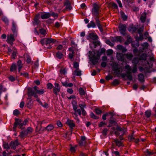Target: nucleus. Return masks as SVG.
Returning a JSON list of instances; mask_svg holds the SVG:
<instances>
[{"label": "nucleus", "mask_w": 156, "mask_h": 156, "mask_svg": "<svg viewBox=\"0 0 156 156\" xmlns=\"http://www.w3.org/2000/svg\"><path fill=\"white\" fill-rule=\"evenodd\" d=\"M39 31L41 34L42 35H45L46 34V30L43 28L40 29L39 30Z\"/></svg>", "instance_id": "obj_49"}, {"label": "nucleus", "mask_w": 156, "mask_h": 156, "mask_svg": "<svg viewBox=\"0 0 156 156\" xmlns=\"http://www.w3.org/2000/svg\"><path fill=\"white\" fill-rule=\"evenodd\" d=\"M112 78L113 76L110 75H108L105 77V79L107 80H108L110 79L112 80Z\"/></svg>", "instance_id": "obj_55"}, {"label": "nucleus", "mask_w": 156, "mask_h": 156, "mask_svg": "<svg viewBox=\"0 0 156 156\" xmlns=\"http://www.w3.org/2000/svg\"><path fill=\"white\" fill-rule=\"evenodd\" d=\"M119 29L120 33L123 35H126V26L125 24L120 23L119 26Z\"/></svg>", "instance_id": "obj_6"}, {"label": "nucleus", "mask_w": 156, "mask_h": 156, "mask_svg": "<svg viewBox=\"0 0 156 156\" xmlns=\"http://www.w3.org/2000/svg\"><path fill=\"white\" fill-rule=\"evenodd\" d=\"M78 91L79 94L81 96L84 95L85 94V92L82 87L80 88L79 89Z\"/></svg>", "instance_id": "obj_28"}, {"label": "nucleus", "mask_w": 156, "mask_h": 156, "mask_svg": "<svg viewBox=\"0 0 156 156\" xmlns=\"http://www.w3.org/2000/svg\"><path fill=\"white\" fill-rule=\"evenodd\" d=\"M145 115L147 118L149 117L151 115V111L150 110H147L145 112Z\"/></svg>", "instance_id": "obj_36"}, {"label": "nucleus", "mask_w": 156, "mask_h": 156, "mask_svg": "<svg viewBox=\"0 0 156 156\" xmlns=\"http://www.w3.org/2000/svg\"><path fill=\"white\" fill-rule=\"evenodd\" d=\"M95 112L98 115H99L102 113V111L101 110L97 108L95 109Z\"/></svg>", "instance_id": "obj_56"}, {"label": "nucleus", "mask_w": 156, "mask_h": 156, "mask_svg": "<svg viewBox=\"0 0 156 156\" xmlns=\"http://www.w3.org/2000/svg\"><path fill=\"white\" fill-rule=\"evenodd\" d=\"M108 131V130L107 129H105L102 131L103 134L104 136H106L107 134Z\"/></svg>", "instance_id": "obj_64"}, {"label": "nucleus", "mask_w": 156, "mask_h": 156, "mask_svg": "<svg viewBox=\"0 0 156 156\" xmlns=\"http://www.w3.org/2000/svg\"><path fill=\"white\" fill-rule=\"evenodd\" d=\"M138 80L141 82L143 83L144 81V76L143 74H140L138 75Z\"/></svg>", "instance_id": "obj_20"}, {"label": "nucleus", "mask_w": 156, "mask_h": 156, "mask_svg": "<svg viewBox=\"0 0 156 156\" xmlns=\"http://www.w3.org/2000/svg\"><path fill=\"white\" fill-rule=\"evenodd\" d=\"M113 53V50L112 49H109L107 51V55H111Z\"/></svg>", "instance_id": "obj_58"}, {"label": "nucleus", "mask_w": 156, "mask_h": 156, "mask_svg": "<svg viewBox=\"0 0 156 156\" xmlns=\"http://www.w3.org/2000/svg\"><path fill=\"white\" fill-rule=\"evenodd\" d=\"M53 87V85L51 83H48L47 84V88L49 89H51Z\"/></svg>", "instance_id": "obj_51"}, {"label": "nucleus", "mask_w": 156, "mask_h": 156, "mask_svg": "<svg viewBox=\"0 0 156 156\" xmlns=\"http://www.w3.org/2000/svg\"><path fill=\"white\" fill-rule=\"evenodd\" d=\"M119 80L117 79H115L113 81L112 84L114 86L119 84Z\"/></svg>", "instance_id": "obj_39"}, {"label": "nucleus", "mask_w": 156, "mask_h": 156, "mask_svg": "<svg viewBox=\"0 0 156 156\" xmlns=\"http://www.w3.org/2000/svg\"><path fill=\"white\" fill-rule=\"evenodd\" d=\"M3 146L4 148L6 149L7 150L10 149V147L8 143L4 142L3 144Z\"/></svg>", "instance_id": "obj_32"}, {"label": "nucleus", "mask_w": 156, "mask_h": 156, "mask_svg": "<svg viewBox=\"0 0 156 156\" xmlns=\"http://www.w3.org/2000/svg\"><path fill=\"white\" fill-rule=\"evenodd\" d=\"M146 18V13L145 12L143 13L140 17V20L142 23H144L145 21Z\"/></svg>", "instance_id": "obj_16"}, {"label": "nucleus", "mask_w": 156, "mask_h": 156, "mask_svg": "<svg viewBox=\"0 0 156 156\" xmlns=\"http://www.w3.org/2000/svg\"><path fill=\"white\" fill-rule=\"evenodd\" d=\"M73 109L75 111H76V110H77V106L76 105V102H75V104H74L73 103Z\"/></svg>", "instance_id": "obj_59"}, {"label": "nucleus", "mask_w": 156, "mask_h": 156, "mask_svg": "<svg viewBox=\"0 0 156 156\" xmlns=\"http://www.w3.org/2000/svg\"><path fill=\"white\" fill-rule=\"evenodd\" d=\"M16 25L15 23L14 22H13L12 23V29L13 33L14 34V35H15L16 36L17 35V30L16 29Z\"/></svg>", "instance_id": "obj_14"}, {"label": "nucleus", "mask_w": 156, "mask_h": 156, "mask_svg": "<svg viewBox=\"0 0 156 156\" xmlns=\"http://www.w3.org/2000/svg\"><path fill=\"white\" fill-rule=\"evenodd\" d=\"M22 121L21 119L16 118L15 119V121L14 123V126L13 127V129L15 130L17 125H19V127L20 129L22 128V126L26 125L27 123L28 122V120L27 119L25 120L22 123H21Z\"/></svg>", "instance_id": "obj_2"}, {"label": "nucleus", "mask_w": 156, "mask_h": 156, "mask_svg": "<svg viewBox=\"0 0 156 156\" xmlns=\"http://www.w3.org/2000/svg\"><path fill=\"white\" fill-rule=\"evenodd\" d=\"M112 67L113 71H114L115 70H116L119 68V67L118 64L116 63H114L113 64Z\"/></svg>", "instance_id": "obj_30"}, {"label": "nucleus", "mask_w": 156, "mask_h": 156, "mask_svg": "<svg viewBox=\"0 0 156 156\" xmlns=\"http://www.w3.org/2000/svg\"><path fill=\"white\" fill-rule=\"evenodd\" d=\"M147 56L145 53H143L139 57L140 60H146Z\"/></svg>", "instance_id": "obj_22"}, {"label": "nucleus", "mask_w": 156, "mask_h": 156, "mask_svg": "<svg viewBox=\"0 0 156 156\" xmlns=\"http://www.w3.org/2000/svg\"><path fill=\"white\" fill-rule=\"evenodd\" d=\"M122 71V69L121 67H119V68L116 70H115L114 71V73L115 74V76L117 77L119 76L120 75Z\"/></svg>", "instance_id": "obj_11"}, {"label": "nucleus", "mask_w": 156, "mask_h": 156, "mask_svg": "<svg viewBox=\"0 0 156 156\" xmlns=\"http://www.w3.org/2000/svg\"><path fill=\"white\" fill-rule=\"evenodd\" d=\"M60 73L61 74H65L66 73V71L65 69L64 68H61L60 70Z\"/></svg>", "instance_id": "obj_47"}, {"label": "nucleus", "mask_w": 156, "mask_h": 156, "mask_svg": "<svg viewBox=\"0 0 156 156\" xmlns=\"http://www.w3.org/2000/svg\"><path fill=\"white\" fill-rule=\"evenodd\" d=\"M74 54V51H72V53H70L69 55V58L70 59H72L73 58Z\"/></svg>", "instance_id": "obj_61"}, {"label": "nucleus", "mask_w": 156, "mask_h": 156, "mask_svg": "<svg viewBox=\"0 0 156 156\" xmlns=\"http://www.w3.org/2000/svg\"><path fill=\"white\" fill-rule=\"evenodd\" d=\"M60 91V88L58 83H55V86L53 87V92L56 95H57L58 92Z\"/></svg>", "instance_id": "obj_8"}, {"label": "nucleus", "mask_w": 156, "mask_h": 156, "mask_svg": "<svg viewBox=\"0 0 156 156\" xmlns=\"http://www.w3.org/2000/svg\"><path fill=\"white\" fill-rule=\"evenodd\" d=\"M16 65L15 63H12L10 68V71H13L14 70H16Z\"/></svg>", "instance_id": "obj_31"}, {"label": "nucleus", "mask_w": 156, "mask_h": 156, "mask_svg": "<svg viewBox=\"0 0 156 156\" xmlns=\"http://www.w3.org/2000/svg\"><path fill=\"white\" fill-rule=\"evenodd\" d=\"M45 91V90L43 89H41L40 90H38L37 88V93L40 95L42 94Z\"/></svg>", "instance_id": "obj_35"}, {"label": "nucleus", "mask_w": 156, "mask_h": 156, "mask_svg": "<svg viewBox=\"0 0 156 156\" xmlns=\"http://www.w3.org/2000/svg\"><path fill=\"white\" fill-rule=\"evenodd\" d=\"M14 41L15 39L13 35L11 34L8 36L6 41L8 43L10 44L12 46Z\"/></svg>", "instance_id": "obj_7"}, {"label": "nucleus", "mask_w": 156, "mask_h": 156, "mask_svg": "<svg viewBox=\"0 0 156 156\" xmlns=\"http://www.w3.org/2000/svg\"><path fill=\"white\" fill-rule=\"evenodd\" d=\"M73 66L76 69H79L78 67L79 66V64L78 62H74Z\"/></svg>", "instance_id": "obj_54"}, {"label": "nucleus", "mask_w": 156, "mask_h": 156, "mask_svg": "<svg viewBox=\"0 0 156 156\" xmlns=\"http://www.w3.org/2000/svg\"><path fill=\"white\" fill-rule=\"evenodd\" d=\"M17 66L18 67L19 72H20L21 69L22 68L23 64L22 63V61L20 60H19L17 62Z\"/></svg>", "instance_id": "obj_17"}, {"label": "nucleus", "mask_w": 156, "mask_h": 156, "mask_svg": "<svg viewBox=\"0 0 156 156\" xmlns=\"http://www.w3.org/2000/svg\"><path fill=\"white\" fill-rule=\"evenodd\" d=\"M54 128V127L52 125H49L46 127V129L48 131L51 130Z\"/></svg>", "instance_id": "obj_37"}, {"label": "nucleus", "mask_w": 156, "mask_h": 156, "mask_svg": "<svg viewBox=\"0 0 156 156\" xmlns=\"http://www.w3.org/2000/svg\"><path fill=\"white\" fill-rule=\"evenodd\" d=\"M26 57L27 58L26 61L27 63L28 64L30 63L31 62V59L30 56L29 55L27 54Z\"/></svg>", "instance_id": "obj_41"}, {"label": "nucleus", "mask_w": 156, "mask_h": 156, "mask_svg": "<svg viewBox=\"0 0 156 156\" xmlns=\"http://www.w3.org/2000/svg\"><path fill=\"white\" fill-rule=\"evenodd\" d=\"M28 133H30L32 132L33 129L30 127H29L27 128V129L26 130Z\"/></svg>", "instance_id": "obj_62"}, {"label": "nucleus", "mask_w": 156, "mask_h": 156, "mask_svg": "<svg viewBox=\"0 0 156 156\" xmlns=\"http://www.w3.org/2000/svg\"><path fill=\"white\" fill-rule=\"evenodd\" d=\"M127 73L126 76L127 77L128 79L130 81H131L132 80V77L131 74V73H129V72H126Z\"/></svg>", "instance_id": "obj_29"}, {"label": "nucleus", "mask_w": 156, "mask_h": 156, "mask_svg": "<svg viewBox=\"0 0 156 156\" xmlns=\"http://www.w3.org/2000/svg\"><path fill=\"white\" fill-rule=\"evenodd\" d=\"M50 16V14L49 13H46L41 15V17L42 19H46Z\"/></svg>", "instance_id": "obj_25"}, {"label": "nucleus", "mask_w": 156, "mask_h": 156, "mask_svg": "<svg viewBox=\"0 0 156 156\" xmlns=\"http://www.w3.org/2000/svg\"><path fill=\"white\" fill-rule=\"evenodd\" d=\"M137 69L136 65H135V66H134V67L133 68V69L132 70V72L133 73H135L137 71Z\"/></svg>", "instance_id": "obj_63"}, {"label": "nucleus", "mask_w": 156, "mask_h": 156, "mask_svg": "<svg viewBox=\"0 0 156 156\" xmlns=\"http://www.w3.org/2000/svg\"><path fill=\"white\" fill-rule=\"evenodd\" d=\"M56 56L58 58L61 59L63 57V55L61 52L58 51L56 53Z\"/></svg>", "instance_id": "obj_27"}, {"label": "nucleus", "mask_w": 156, "mask_h": 156, "mask_svg": "<svg viewBox=\"0 0 156 156\" xmlns=\"http://www.w3.org/2000/svg\"><path fill=\"white\" fill-rule=\"evenodd\" d=\"M39 15H36L34 19V21L33 23L34 25L35 26L39 24L40 21L39 20Z\"/></svg>", "instance_id": "obj_18"}, {"label": "nucleus", "mask_w": 156, "mask_h": 156, "mask_svg": "<svg viewBox=\"0 0 156 156\" xmlns=\"http://www.w3.org/2000/svg\"><path fill=\"white\" fill-rule=\"evenodd\" d=\"M100 6L96 4H94L93 5V7L92 10V14L95 16H96L100 12Z\"/></svg>", "instance_id": "obj_3"}, {"label": "nucleus", "mask_w": 156, "mask_h": 156, "mask_svg": "<svg viewBox=\"0 0 156 156\" xmlns=\"http://www.w3.org/2000/svg\"><path fill=\"white\" fill-rule=\"evenodd\" d=\"M110 5L113 6L114 8L117 9L118 8L117 4L114 2H111L110 3Z\"/></svg>", "instance_id": "obj_53"}, {"label": "nucleus", "mask_w": 156, "mask_h": 156, "mask_svg": "<svg viewBox=\"0 0 156 156\" xmlns=\"http://www.w3.org/2000/svg\"><path fill=\"white\" fill-rule=\"evenodd\" d=\"M89 35L90 38L93 40H97L98 39V36L93 33H90Z\"/></svg>", "instance_id": "obj_15"}, {"label": "nucleus", "mask_w": 156, "mask_h": 156, "mask_svg": "<svg viewBox=\"0 0 156 156\" xmlns=\"http://www.w3.org/2000/svg\"><path fill=\"white\" fill-rule=\"evenodd\" d=\"M90 117L93 119H98V118L96 116L93 112H91L90 114Z\"/></svg>", "instance_id": "obj_52"}, {"label": "nucleus", "mask_w": 156, "mask_h": 156, "mask_svg": "<svg viewBox=\"0 0 156 156\" xmlns=\"http://www.w3.org/2000/svg\"><path fill=\"white\" fill-rule=\"evenodd\" d=\"M81 71L80 70H79V69H76L73 72V75L77 76H80L81 75Z\"/></svg>", "instance_id": "obj_21"}, {"label": "nucleus", "mask_w": 156, "mask_h": 156, "mask_svg": "<svg viewBox=\"0 0 156 156\" xmlns=\"http://www.w3.org/2000/svg\"><path fill=\"white\" fill-rule=\"evenodd\" d=\"M121 15L122 18L123 20H126L127 19V17L123 12H121Z\"/></svg>", "instance_id": "obj_43"}, {"label": "nucleus", "mask_w": 156, "mask_h": 156, "mask_svg": "<svg viewBox=\"0 0 156 156\" xmlns=\"http://www.w3.org/2000/svg\"><path fill=\"white\" fill-rule=\"evenodd\" d=\"M66 123L69 127L72 129L75 126V124L73 123V121L72 120L68 119Z\"/></svg>", "instance_id": "obj_13"}, {"label": "nucleus", "mask_w": 156, "mask_h": 156, "mask_svg": "<svg viewBox=\"0 0 156 156\" xmlns=\"http://www.w3.org/2000/svg\"><path fill=\"white\" fill-rule=\"evenodd\" d=\"M132 62L136 65L138 62V58L136 57L134 58L132 60Z\"/></svg>", "instance_id": "obj_38"}, {"label": "nucleus", "mask_w": 156, "mask_h": 156, "mask_svg": "<svg viewBox=\"0 0 156 156\" xmlns=\"http://www.w3.org/2000/svg\"><path fill=\"white\" fill-rule=\"evenodd\" d=\"M28 134V133L26 130H23L20 133L19 136H20L21 138H22L23 137L27 136Z\"/></svg>", "instance_id": "obj_19"}, {"label": "nucleus", "mask_w": 156, "mask_h": 156, "mask_svg": "<svg viewBox=\"0 0 156 156\" xmlns=\"http://www.w3.org/2000/svg\"><path fill=\"white\" fill-rule=\"evenodd\" d=\"M125 68L126 69H127L128 70L126 72H129V73H131V68L129 65H126L125 67Z\"/></svg>", "instance_id": "obj_40"}, {"label": "nucleus", "mask_w": 156, "mask_h": 156, "mask_svg": "<svg viewBox=\"0 0 156 156\" xmlns=\"http://www.w3.org/2000/svg\"><path fill=\"white\" fill-rule=\"evenodd\" d=\"M124 55L129 60H131L133 56V54L131 53L124 54Z\"/></svg>", "instance_id": "obj_24"}, {"label": "nucleus", "mask_w": 156, "mask_h": 156, "mask_svg": "<svg viewBox=\"0 0 156 156\" xmlns=\"http://www.w3.org/2000/svg\"><path fill=\"white\" fill-rule=\"evenodd\" d=\"M106 43L111 46H113L114 45V44L112 43L109 40H107L106 41Z\"/></svg>", "instance_id": "obj_60"}, {"label": "nucleus", "mask_w": 156, "mask_h": 156, "mask_svg": "<svg viewBox=\"0 0 156 156\" xmlns=\"http://www.w3.org/2000/svg\"><path fill=\"white\" fill-rule=\"evenodd\" d=\"M116 42H122V38L120 36H117L116 37Z\"/></svg>", "instance_id": "obj_44"}, {"label": "nucleus", "mask_w": 156, "mask_h": 156, "mask_svg": "<svg viewBox=\"0 0 156 156\" xmlns=\"http://www.w3.org/2000/svg\"><path fill=\"white\" fill-rule=\"evenodd\" d=\"M86 143V141H82L80 140L79 142V144L80 146H84L85 145Z\"/></svg>", "instance_id": "obj_48"}, {"label": "nucleus", "mask_w": 156, "mask_h": 156, "mask_svg": "<svg viewBox=\"0 0 156 156\" xmlns=\"http://www.w3.org/2000/svg\"><path fill=\"white\" fill-rule=\"evenodd\" d=\"M131 39L130 37H129L127 41L125 42V44L128 45L129 44L131 43Z\"/></svg>", "instance_id": "obj_50"}, {"label": "nucleus", "mask_w": 156, "mask_h": 156, "mask_svg": "<svg viewBox=\"0 0 156 156\" xmlns=\"http://www.w3.org/2000/svg\"><path fill=\"white\" fill-rule=\"evenodd\" d=\"M17 51L16 50H15V49H14V50H13V52L12 53V58L13 59H15V58L16 56Z\"/></svg>", "instance_id": "obj_45"}, {"label": "nucleus", "mask_w": 156, "mask_h": 156, "mask_svg": "<svg viewBox=\"0 0 156 156\" xmlns=\"http://www.w3.org/2000/svg\"><path fill=\"white\" fill-rule=\"evenodd\" d=\"M117 49L121 51L123 53H125L127 51V49L126 47H123L121 45H118L117 46Z\"/></svg>", "instance_id": "obj_12"}, {"label": "nucleus", "mask_w": 156, "mask_h": 156, "mask_svg": "<svg viewBox=\"0 0 156 156\" xmlns=\"http://www.w3.org/2000/svg\"><path fill=\"white\" fill-rule=\"evenodd\" d=\"M99 58L95 55H93L90 58V61L92 62L93 65H95L98 61Z\"/></svg>", "instance_id": "obj_9"}, {"label": "nucleus", "mask_w": 156, "mask_h": 156, "mask_svg": "<svg viewBox=\"0 0 156 156\" xmlns=\"http://www.w3.org/2000/svg\"><path fill=\"white\" fill-rule=\"evenodd\" d=\"M2 20H3V21L5 23V24H8L9 20L6 17H3L2 18Z\"/></svg>", "instance_id": "obj_42"}, {"label": "nucleus", "mask_w": 156, "mask_h": 156, "mask_svg": "<svg viewBox=\"0 0 156 156\" xmlns=\"http://www.w3.org/2000/svg\"><path fill=\"white\" fill-rule=\"evenodd\" d=\"M97 24V26H98V28L100 30V31L101 32H102L103 31V29H102V26L101 25V24H100V23H98V24Z\"/></svg>", "instance_id": "obj_57"}, {"label": "nucleus", "mask_w": 156, "mask_h": 156, "mask_svg": "<svg viewBox=\"0 0 156 156\" xmlns=\"http://www.w3.org/2000/svg\"><path fill=\"white\" fill-rule=\"evenodd\" d=\"M125 3L128 4H132L133 3V0H122Z\"/></svg>", "instance_id": "obj_46"}, {"label": "nucleus", "mask_w": 156, "mask_h": 156, "mask_svg": "<svg viewBox=\"0 0 156 156\" xmlns=\"http://www.w3.org/2000/svg\"><path fill=\"white\" fill-rule=\"evenodd\" d=\"M19 144V143L17 140H16L14 141H12L10 144V146L11 148L15 150L16 148V147Z\"/></svg>", "instance_id": "obj_10"}, {"label": "nucleus", "mask_w": 156, "mask_h": 156, "mask_svg": "<svg viewBox=\"0 0 156 156\" xmlns=\"http://www.w3.org/2000/svg\"><path fill=\"white\" fill-rule=\"evenodd\" d=\"M38 87L37 86H35L33 88L29 87L28 88V95L29 97L33 96V94L37 93V91Z\"/></svg>", "instance_id": "obj_4"}, {"label": "nucleus", "mask_w": 156, "mask_h": 156, "mask_svg": "<svg viewBox=\"0 0 156 156\" xmlns=\"http://www.w3.org/2000/svg\"><path fill=\"white\" fill-rule=\"evenodd\" d=\"M87 26L88 27V28H90V27L94 28L96 27V25L95 23L93 21H91L90 22V23L88 24Z\"/></svg>", "instance_id": "obj_26"}, {"label": "nucleus", "mask_w": 156, "mask_h": 156, "mask_svg": "<svg viewBox=\"0 0 156 156\" xmlns=\"http://www.w3.org/2000/svg\"><path fill=\"white\" fill-rule=\"evenodd\" d=\"M114 141L115 142L117 146L119 147L122 145L121 141H119L118 139H116L114 140Z\"/></svg>", "instance_id": "obj_34"}, {"label": "nucleus", "mask_w": 156, "mask_h": 156, "mask_svg": "<svg viewBox=\"0 0 156 156\" xmlns=\"http://www.w3.org/2000/svg\"><path fill=\"white\" fill-rule=\"evenodd\" d=\"M115 129L118 130L119 132H122V135H123L124 134L125 132L126 131V130L124 129H122V128L119 127V126H118Z\"/></svg>", "instance_id": "obj_23"}, {"label": "nucleus", "mask_w": 156, "mask_h": 156, "mask_svg": "<svg viewBox=\"0 0 156 156\" xmlns=\"http://www.w3.org/2000/svg\"><path fill=\"white\" fill-rule=\"evenodd\" d=\"M64 6H66V8L63 10L64 12L68 10L70 11L72 8L71 5V3L69 0H65Z\"/></svg>", "instance_id": "obj_5"}, {"label": "nucleus", "mask_w": 156, "mask_h": 156, "mask_svg": "<svg viewBox=\"0 0 156 156\" xmlns=\"http://www.w3.org/2000/svg\"><path fill=\"white\" fill-rule=\"evenodd\" d=\"M55 41V40L52 38H45L42 39L41 42L43 45L45 44V48L49 49L52 47L51 45H50L51 43H54Z\"/></svg>", "instance_id": "obj_1"}, {"label": "nucleus", "mask_w": 156, "mask_h": 156, "mask_svg": "<svg viewBox=\"0 0 156 156\" xmlns=\"http://www.w3.org/2000/svg\"><path fill=\"white\" fill-rule=\"evenodd\" d=\"M117 57L119 60L122 61L124 60V56L123 55L122 53H119Z\"/></svg>", "instance_id": "obj_33"}]
</instances>
